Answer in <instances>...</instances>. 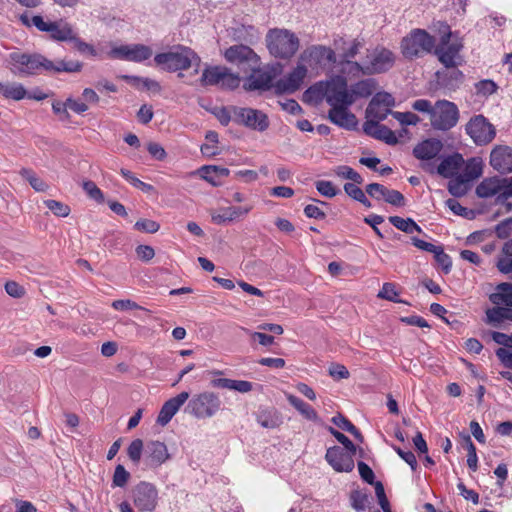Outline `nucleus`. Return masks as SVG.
<instances>
[{"label": "nucleus", "mask_w": 512, "mask_h": 512, "mask_svg": "<svg viewBox=\"0 0 512 512\" xmlns=\"http://www.w3.org/2000/svg\"><path fill=\"white\" fill-rule=\"evenodd\" d=\"M8 66L12 74L24 78L39 75L43 72H80L83 64L79 61L65 60L53 62L39 53L14 51L8 56Z\"/></svg>", "instance_id": "obj_1"}, {"label": "nucleus", "mask_w": 512, "mask_h": 512, "mask_svg": "<svg viewBox=\"0 0 512 512\" xmlns=\"http://www.w3.org/2000/svg\"><path fill=\"white\" fill-rule=\"evenodd\" d=\"M154 62L168 72L183 71L195 66L194 73L197 74L201 59L191 48L178 45L168 52L156 54Z\"/></svg>", "instance_id": "obj_2"}, {"label": "nucleus", "mask_w": 512, "mask_h": 512, "mask_svg": "<svg viewBox=\"0 0 512 512\" xmlns=\"http://www.w3.org/2000/svg\"><path fill=\"white\" fill-rule=\"evenodd\" d=\"M443 28L440 43L438 46L435 45L433 53L446 68H456L463 62L460 55L463 43L454 37L448 25H443Z\"/></svg>", "instance_id": "obj_3"}, {"label": "nucleus", "mask_w": 512, "mask_h": 512, "mask_svg": "<svg viewBox=\"0 0 512 512\" xmlns=\"http://www.w3.org/2000/svg\"><path fill=\"white\" fill-rule=\"evenodd\" d=\"M436 40L424 29H413L401 41V52L406 59L422 57L433 52Z\"/></svg>", "instance_id": "obj_4"}, {"label": "nucleus", "mask_w": 512, "mask_h": 512, "mask_svg": "<svg viewBox=\"0 0 512 512\" xmlns=\"http://www.w3.org/2000/svg\"><path fill=\"white\" fill-rule=\"evenodd\" d=\"M266 42L270 54L281 59L291 58L299 48L298 37L286 29L270 30Z\"/></svg>", "instance_id": "obj_5"}, {"label": "nucleus", "mask_w": 512, "mask_h": 512, "mask_svg": "<svg viewBox=\"0 0 512 512\" xmlns=\"http://www.w3.org/2000/svg\"><path fill=\"white\" fill-rule=\"evenodd\" d=\"M221 408V400L214 392L205 391L193 396L185 407V412L197 419L213 417Z\"/></svg>", "instance_id": "obj_6"}, {"label": "nucleus", "mask_w": 512, "mask_h": 512, "mask_svg": "<svg viewBox=\"0 0 512 512\" xmlns=\"http://www.w3.org/2000/svg\"><path fill=\"white\" fill-rule=\"evenodd\" d=\"M459 120V110L455 103L448 100H438L430 118L431 125L436 130L447 131L453 128Z\"/></svg>", "instance_id": "obj_7"}, {"label": "nucleus", "mask_w": 512, "mask_h": 512, "mask_svg": "<svg viewBox=\"0 0 512 512\" xmlns=\"http://www.w3.org/2000/svg\"><path fill=\"white\" fill-rule=\"evenodd\" d=\"M234 123L258 132L266 131L270 125L269 118L263 111L239 106H234Z\"/></svg>", "instance_id": "obj_8"}, {"label": "nucleus", "mask_w": 512, "mask_h": 512, "mask_svg": "<svg viewBox=\"0 0 512 512\" xmlns=\"http://www.w3.org/2000/svg\"><path fill=\"white\" fill-rule=\"evenodd\" d=\"M465 131L473 142L479 146L489 144L496 136L495 127L481 114L473 116L468 121Z\"/></svg>", "instance_id": "obj_9"}, {"label": "nucleus", "mask_w": 512, "mask_h": 512, "mask_svg": "<svg viewBox=\"0 0 512 512\" xmlns=\"http://www.w3.org/2000/svg\"><path fill=\"white\" fill-rule=\"evenodd\" d=\"M326 102L331 108L354 104L353 94L344 77L337 76L326 83Z\"/></svg>", "instance_id": "obj_10"}, {"label": "nucleus", "mask_w": 512, "mask_h": 512, "mask_svg": "<svg viewBox=\"0 0 512 512\" xmlns=\"http://www.w3.org/2000/svg\"><path fill=\"white\" fill-rule=\"evenodd\" d=\"M364 75L381 74L389 71L395 63V55L387 48L378 47L367 56Z\"/></svg>", "instance_id": "obj_11"}, {"label": "nucleus", "mask_w": 512, "mask_h": 512, "mask_svg": "<svg viewBox=\"0 0 512 512\" xmlns=\"http://www.w3.org/2000/svg\"><path fill=\"white\" fill-rule=\"evenodd\" d=\"M135 506L141 511H153L158 504V490L150 482L141 481L133 490Z\"/></svg>", "instance_id": "obj_12"}, {"label": "nucleus", "mask_w": 512, "mask_h": 512, "mask_svg": "<svg viewBox=\"0 0 512 512\" xmlns=\"http://www.w3.org/2000/svg\"><path fill=\"white\" fill-rule=\"evenodd\" d=\"M465 164L463 156L455 152L442 158L440 164L435 167L432 164H422V168L431 174L437 173L443 178H450L460 174Z\"/></svg>", "instance_id": "obj_13"}, {"label": "nucleus", "mask_w": 512, "mask_h": 512, "mask_svg": "<svg viewBox=\"0 0 512 512\" xmlns=\"http://www.w3.org/2000/svg\"><path fill=\"white\" fill-rule=\"evenodd\" d=\"M354 455L340 446H333L327 449L325 460L336 472L348 473L355 467Z\"/></svg>", "instance_id": "obj_14"}, {"label": "nucleus", "mask_w": 512, "mask_h": 512, "mask_svg": "<svg viewBox=\"0 0 512 512\" xmlns=\"http://www.w3.org/2000/svg\"><path fill=\"white\" fill-rule=\"evenodd\" d=\"M300 61L314 68L326 63H335V52L326 46L313 45L305 49L300 55Z\"/></svg>", "instance_id": "obj_15"}, {"label": "nucleus", "mask_w": 512, "mask_h": 512, "mask_svg": "<svg viewBox=\"0 0 512 512\" xmlns=\"http://www.w3.org/2000/svg\"><path fill=\"white\" fill-rule=\"evenodd\" d=\"M113 58L132 62H143L152 56V49L144 44L121 45L110 52Z\"/></svg>", "instance_id": "obj_16"}, {"label": "nucleus", "mask_w": 512, "mask_h": 512, "mask_svg": "<svg viewBox=\"0 0 512 512\" xmlns=\"http://www.w3.org/2000/svg\"><path fill=\"white\" fill-rule=\"evenodd\" d=\"M306 75L305 65L298 64L290 73L275 83V91L279 94L294 93L301 87Z\"/></svg>", "instance_id": "obj_17"}, {"label": "nucleus", "mask_w": 512, "mask_h": 512, "mask_svg": "<svg viewBox=\"0 0 512 512\" xmlns=\"http://www.w3.org/2000/svg\"><path fill=\"white\" fill-rule=\"evenodd\" d=\"M490 165L500 174L512 173V147L498 145L490 153Z\"/></svg>", "instance_id": "obj_18"}, {"label": "nucleus", "mask_w": 512, "mask_h": 512, "mask_svg": "<svg viewBox=\"0 0 512 512\" xmlns=\"http://www.w3.org/2000/svg\"><path fill=\"white\" fill-rule=\"evenodd\" d=\"M351 106H339L330 108L328 111V120L334 125L345 130H356L358 120L355 114L350 111Z\"/></svg>", "instance_id": "obj_19"}, {"label": "nucleus", "mask_w": 512, "mask_h": 512, "mask_svg": "<svg viewBox=\"0 0 512 512\" xmlns=\"http://www.w3.org/2000/svg\"><path fill=\"white\" fill-rule=\"evenodd\" d=\"M224 56L228 62L238 65L247 63L254 66L259 62L257 54L250 47L242 44L229 47Z\"/></svg>", "instance_id": "obj_20"}, {"label": "nucleus", "mask_w": 512, "mask_h": 512, "mask_svg": "<svg viewBox=\"0 0 512 512\" xmlns=\"http://www.w3.org/2000/svg\"><path fill=\"white\" fill-rule=\"evenodd\" d=\"M189 399V392L183 391L175 397L167 400L161 407L157 417V423L161 426L167 425L180 407Z\"/></svg>", "instance_id": "obj_21"}, {"label": "nucleus", "mask_w": 512, "mask_h": 512, "mask_svg": "<svg viewBox=\"0 0 512 512\" xmlns=\"http://www.w3.org/2000/svg\"><path fill=\"white\" fill-rule=\"evenodd\" d=\"M252 209L253 205L251 204L225 207L219 213H211V220L217 225H223L245 217Z\"/></svg>", "instance_id": "obj_22"}, {"label": "nucleus", "mask_w": 512, "mask_h": 512, "mask_svg": "<svg viewBox=\"0 0 512 512\" xmlns=\"http://www.w3.org/2000/svg\"><path fill=\"white\" fill-rule=\"evenodd\" d=\"M144 453L145 460L150 467H159L170 458L167 446L158 440L147 442Z\"/></svg>", "instance_id": "obj_23"}, {"label": "nucleus", "mask_w": 512, "mask_h": 512, "mask_svg": "<svg viewBox=\"0 0 512 512\" xmlns=\"http://www.w3.org/2000/svg\"><path fill=\"white\" fill-rule=\"evenodd\" d=\"M363 131L366 135L381 140L389 145L398 143L395 133L385 125L374 120H366L363 124Z\"/></svg>", "instance_id": "obj_24"}, {"label": "nucleus", "mask_w": 512, "mask_h": 512, "mask_svg": "<svg viewBox=\"0 0 512 512\" xmlns=\"http://www.w3.org/2000/svg\"><path fill=\"white\" fill-rule=\"evenodd\" d=\"M443 149V143L436 138H429L418 143L413 148V155L415 158L423 161H428L435 158Z\"/></svg>", "instance_id": "obj_25"}, {"label": "nucleus", "mask_w": 512, "mask_h": 512, "mask_svg": "<svg viewBox=\"0 0 512 512\" xmlns=\"http://www.w3.org/2000/svg\"><path fill=\"white\" fill-rule=\"evenodd\" d=\"M257 423L267 429L279 427L282 422V416L274 407H260L255 413Z\"/></svg>", "instance_id": "obj_26"}, {"label": "nucleus", "mask_w": 512, "mask_h": 512, "mask_svg": "<svg viewBox=\"0 0 512 512\" xmlns=\"http://www.w3.org/2000/svg\"><path fill=\"white\" fill-rule=\"evenodd\" d=\"M487 322L496 328H501L506 321L512 322V307L495 305L486 311Z\"/></svg>", "instance_id": "obj_27"}, {"label": "nucleus", "mask_w": 512, "mask_h": 512, "mask_svg": "<svg viewBox=\"0 0 512 512\" xmlns=\"http://www.w3.org/2000/svg\"><path fill=\"white\" fill-rule=\"evenodd\" d=\"M286 398L289 404L293 406L302 415L303 418L312 422L320 421V418L316 410L311 405L303 401L301 398L293 394H287Z\"/></svg>", "instance_id": "obj_28"}, {"label": "nucleus", "mask_w": 512, "mask_h": 512, "mask_svg": "<svg viewBox=\"0 0 512 512\" xmlns=\"http://www.w3.org/2000/svg\"><path fill=\"white\" fill-rule=\"evenodd\" d=\"M211 384L213 387L234 390L240 393H248L253 389V384L246 380L217 378L212 380Z\"/></svg>", "instance_id": "obj_29"}, {"label": "nucleus", "mask_w": 512, "mask_h": 512, "mask_svg": "<svg viewBox=\"0 0 512 512\" xmlns=\"http://www.w3.org/2000/svg\"><path fill=\"white\" fill-rule=\"evenodd\" d=\"M273 75L267 71H255L246 83L248 90H268L272 86Z\"/></svg>", "instance_id": "obj_30"}, {"label": "nucleus", "mask_w": 512, "mask_h": 512, "mask_svg": "<svg viewBox=\"0 0 512 512\" xmlns=\"http://www.w3.org/2000/svg\"><path fill=\"white\" fill-rule=\"evenodd\" d=\"M0 95L5 99L20 101L26 98L27 90L21 83L0 81Z\"/></svg>", "instance_id": "obj_31"}, {"label": "nucleus", "mask_w": 512, "mask_h": 512, "mask_svg": "<svg viewBox=\"0 0 512 512\" xmlns=\"http://www.w3.org/2000/svg\"><path fill=\"white\" fill-rule=\"evenodd\" d=\"M501 188V178H486L477 186L476 194L480 198H489L498 193L501 194Z\"/></svg>", "instance_id": "obj_32"}, {"label": "nucleus", "mask_w": 512, "mask_h": 512, "mask_svg": "<svg viewBox=\"0 0 512 512\" xmlns=\"http://www.w3.org/2000/svg\"><path fill=\"white\" fill-rule=\"evenodd\" d=\"M494 305L512 307V283H501L489 297Z\"/></svg>", "instance_id": "obj_33"}, {"label": "nucleus", "mask_w": 512, "mask_h": 512, "mask_svg": "<svg viewBox=\"0 0 512 512\" xmlns=\"http://www.w3.org/2000/svg\"><path fill=\"white\" fill-rule=\"evenodd\" d=\"M226 67L222 66H211L207 67L200 78L202 86H212L221 84L223 77L225 76Z\"/></svg>", "instance_id": "obj_34"}, {"label": "nucleus", "mask_w": 512, "mask_h": 512, "mask_svg": "<svg viewBox=\"0 0 512 512\" xmlns=\"http://www.w3.org/2000/svg\"><path fill=\"white\" fill-rule=\"evenodd\" d=\"M197 173L203 180L207 181L212 186L217 187L221 184L220 181L217 180L216 177H208V174L214 173L218 177H227L230 174V171L225 167L205 165L198 169Z\"/></svg>", "instance_id": "obj_35"}, {"label": "nucleus", "mask_w": 512, "mask_h": 512, "mask_svg": "<svg viewBox=\"0 0 512 512\" xmlns=\"http://www.w3.org/2000/svg\"><path fill=\"white\" fill-rule=\"evenodd\" d=\"M379 98V96H374L368 104L366 108L367 120L380 122L385 120L389 113H392L389 108L383 107L378 103Z\"/></svg>", "instance_id": "obj_36"}, {"label": "nucleus", "mask_w": 512, "mask_h": 512, "mask_svg": "<svg viewBox=\"0 0 512 512\" xmlns=\"http://www.w3.org/2000/svg\"><path fill=\"white\" fill-rule=\"evenodd\" d=\"M437 76L446 88L452 90L458 88L464 80V74L456 68H452L450 71L437 72Z\"/></svg>", "instance_id": "obj_37"}, {"label": "nucleus", "mask_w": 512, "mask_h": 512, "mask_svg": "<svg viewBox=\"0 0 512 512\" xmlns=\"http://www.w3.org/2000/svg\"><path fill=\"white\" fill-rule=\"evenodd\" d=\"M448 179L447 189L452 196L459 198L467 194L470 189V182L463 176L459 174Z\"/></svg>", "instance_id": "obj_38"}, {"label": "nucleus", "mask_w": 512, "mask_h": 512, "mask_svg": "<svg viewBox=\"0 0 512 512\" xmlns=\"http://www.w3.org/2000/svg\"><path fill=\"white\" fill-rule=\"evenodd\" d=\"M376 82L374 79L368 78L360 80L353 84L350 88V92L353 94L354 101L356 98H368L372 95L375 90Z\"/></svg>", "instance_id": "obj_39"}, {"label": "nucleus", "mask_w": 512, "mask_h": 512, "mask_svg": "<svg viewBox=\"0 0 512 512\" xmlns=\"http://www.w3.org/2000/svg\"><path fill=\"white\" fill-rule=\"evenodd\" d=\"M323 100L326 101V84H314L303 93V101L306 103L318 104Z\"/></svg>", "instance_id": "obj_40"}, {"label": "nucleus", "mask_w": 512, "mask_h": 512, "mask_svg": "<svg viewBox=\"0 0 512 512\" xmlns=\"http://www.w3.org/2000/svg\"><path fill=\"white\" fill-rule=\"evenodd\" d=\"M389 222L397 229L408 234H412L414 232H422L421 227L411 218L404 219L399 216H390Z\"/></svg>", "instance_id": "obj_41"}, {"label": "nucleus", "mask_w": 512, "mask_h": 512, "mask_svg": "<svg viewBox=\"0 0 512 512\" xmlns=\"http://www.w3.org/2000/svg\"><path fill=\"white\" fill-rule=\"evenodd\" d=\"M371 496L361 490H353L350 493V504L357 512L365 511L371 504Z\"/></svg>", "instance_id": "obj_42"}, {"label": "nucleus", "mask_w": 512, "mask_h": 512, "mask_svg": "<svg viewBox=\"0 0 512 512\" xmlns=\"http://www.w3.org/2000/svg\"><path fill=\"white\" fill-rule=\"evenodd\" d=\"M48 33H50L53 40L69 41L74 31L68 23L59 24L57 22H52L51 29Z\"/></svg>", "instance_id": "obj_43"}, {"label": "nucleus", "mask_w": 512, "mask_h": 512, "mask_svg": "<svg viewBox=\"0 0 512 512\" xmlns=\"http://www.w3.org/2000/svg\"><path fill=\"white\" fill-rule=\"evenodd\" d=\"M482 174V163L476 158H471L467 161L460 175L463 176L470 183L471 181L479 178Z\"/></svg>", "instance_id": "obj_44"}, {"label": "nucleus", "mask_w": 512, "mask_h": 512, "mask_svg": "<svg viewBox=\"0 0 512 512\" xmlns=\"http://www.w3.org/2000/svg\"><path fill=\"white\" fill-rule=\"evenodd\" d=\"M20 175L29 182L32 188L37 192H44L48 189V185L40 179L33 170L23 168Z\"/></svg>", "instance_id": "obj_45"}, {"label": "nucleus", "mask_w": 512, "mask_h": 512, "mask_svg": "<svg viewBox=\"0 0 512 512\" xmlns=\"http://www.w3.org/2000/svg\"><path fill=\"white\" fill-rule=\"evenodd\" d=\"M463 438L466 442V447H467V451H468L467 465L470 470L475 472L478 469V457H477V453H476V447L473 444L469 434H464Z\"/></svg>", "instance_id": "obj_46"}, {"label": "nucleus", "mask_w": 512, "mask_h": 512, "mask_svg": "<svg viewBox=\"0 0 512 512\" xmlns=\"http://www.w3.org/2000/svg\"><path fill=\"white\" fill-rule=\"evenodd\" d=\"M120 174L127 180L132 186L140 189L143 192H150L153 190V186L138 179L130 170L121 168Z\"/></svg>", "instance_id": "obj_47"}, {"label": "nucleus", "mask_w": 512, "mask_h": 512, "mask_svg": "<svg viewBox=\"0 0 512 512\" xmlns=\"http://www.w3.org/2000/svg\"><path fill=\"white\" fill-rule=\"evenodd\" d=\"M130 473L125 469V467L121 464H118L115 467L114 474L112 477V487H120L123 488L126 486L130 479Z\"/></svg>", "instance_id": "obj_48"}, {"label": "nucleus", "mask_w": 512, "mask_h": 512, "mask_svg": "<svg viewBox=\"0 0 512 512\" xmlns=\"http://www.w3.org/2000/svg\"><path fill=\"white\" fill-rule=\"evenodd\" d=\"M44 204L54 215L58 217H67L71 211L67 204L57 200H45Z\"/></svg>", "instance_id": "obj_49"}, {"label": "nucleus", "mask_w": 512, "mask_h": 512, "mask_svg": "<svg viewBox=\"0 0 512 512\" xmlns=\"http://www.w3.org/2000/svg\"><path fill=\"white\" fill-rule=\"evenodd\" d=\"M383 200L395 207H403L406 203L404 195L398 190L386 188L383 194Z\"/></svg>", "instance_id": "obj_50"}, {"label": "nucleus", "mask_w": 512, "mask_h": 512, "mask_svg": "<svg viewBox=\"0 0 512 512\" xmlns=\"http://www.w3.org/2000/svg\"><path fill=\"white\" fill-rule=\"evenodd\" d=\"M434 258L438 266L441 267L443 273L449 274L452 269V259L447 253L444 252L442 246L436 250L434 253Z\"/></svg>", "instance_id": "obj_51"}, {"label": "nucleus", "mask_w": 512, "mask_h": 512, "mask_svg": "<svg viewBox=\"0 0 512 512\" xmlns=\"http://www.w3.org/2000/svg\"><path fill=\"white\" fill-rule=\"evenodd\" d=\"M327 430L331 435H333L339 443H341L344 446V450L350 451L352 454H357V447L356 445L343 433L338 431L332 426H328Z\"/></svg>", "instance_id": "obj_52"}, {"label": "nucleus", "mask_w": 512, "mask_h": 512, "mask_svg": "<svg viewBox=\"0 0 512 512\" xmlns=\"http://www.w3.org/2000/svg\"><path fill=\"white\" fill-rule=\"evenodd\" d=\"M144 450L143 441L141 439H135L130 443L127 449V455L134 464H138Z\"/></svg>", "instance_id": "obj_53"}, {"label": "nucleus", "mask_w": 512, "mask_h": 512, "mask_svg": "<svg viewBox=\"0 0 512 512\" xmlns=\"http://www.w3.org/2000/svg\"><path fill=\"white\" fill-rule=\"evenodd\" d=\"M69 41L73 43L74 48L78 52H80L82 54H88L93 57L97 55V52H96L95 48L93 47V45L84 42L81 38H79L75 34V32L72 34V37L70 38Z\"/></svg>", "instance_id": "obj_54"}, {"label": "nucleus", "mask_w": 512, "mask_h": 512, "mask_svg": "<svg viewBox=\"0 0 512 512\" xmlns=\"http://www.w3.org/2000/svg\"><path fill=\"white\" fill-rule=\"evenodd\" d=\"M82 188L86 192V194L97 203L104 202L103 192L97 187V185L93 181H84L82 184Z\"/></svg>", "instance_id": "obj_55"}, {"label": "nucleus", "mask_w": 512, "mask_h": 512, "mask_svg": "<svg viewBox=\"0 0 512 512\" xmlns=\"http://www.w3.org/2000/svg\"><path fill=\"white\" fill-rule=\"evenodd\" d=\"M125 79L133 81L134 84H141L144 89L149 91L160 92L161 90L160 84L156 80L150 78H143L138 76H125Z\"/></svg>", "instance_id": "obj_56"}, {"label": "nucleus", "mask_w": 512, "mask_h": 512, "mask_svg": "<svg viewBox=\"0 0 512 512\" xmlns=\"http://www.w3.org/2000/svg\"><path fill=\"white\" fill-rule=\"evenodd\" d=\"M315 186L322 196L328 198H332L340 192L331 181L320 180L315 183Z\"/></svg>", "instance_id": "obj_57"}, {"label": "nucleus", "mask_w": 512, "mask_h": 512, "mask_svg": "<svg viewBox=\"0 0 512 512\" xmlns=\"http://www.w3.org/2000/svg\"><path fill=\"white\" fill-rule=\"evenodd\" d=\"M361 47L362 44L360 41L357 39L353 40L350 46L340 55L339 63L344 65L346 62L352 61V59L359 53Z\"/></svg>", "instance_id": "obj_58"}, {"label": "nucleus", "mask_w": 512, "mask_h": 512, "mask_svg": "<svg viewBox=\"0 0 512 512\" xmlns=\"http://www.w3.org/2000/svg\"><path fill=\"white\" fill-rule=\"evenodd\" d=\"M134 229L145 233H156L160 229L158 222L150 219H140L134 224Z\"/></svg>", "instance_id": "obj_59"}, {"label": "nucleus", "mask_w": 512, "mask_h": 512, "mask_svg": "<svg viewBox=\"0 0 512 512\" xmlns=\"http://www.w3.org/2000/svg\"><path fill=\"white\" fill-rule=\"evenodd\" d=\"M375 494L383 512H392L389 500L386 496L383 484L380 481L375 483Z\"/></svg>", "instance_id": "obj_60"}, {"label": "nucleus", "mask_w": 512, "mask_h": 512, "mask_svg": "<svg viewBox=\"0 0 512 512\" xmlns=\"http://www.w3.org/2000/svg\"><path fill=\"white\" fill-rule=\"evenodd\" d=\"M398 292L393 283H384L382 289L378 293V297L395 302L400 303L401 300L398 299Z\"/></svg>", "instance_id": "obj_61"}, {"label": "nucleus", "mask_w": 512, "mask_h": 512, "mask_svg": "<svg viewBox=\"0 0 512 512\" xmlns=\"http://www.w3.org/2000/svg\"><path fill=\"white\" fill-rule=\"evenodd\" d=\"M240 85V77L226 68L225 76L220 84L222 89L234 90Z\"/></svg>", "instance_id": "obj_62"}, {"label": "nucleus", "mask_w": 512, "mask_h": 512, "mask_svg": "<svg viewBox=\"0 0 512 512\" xmlns=\"http://www.w3.org/2000/svg\"><path fill=\"white\" fill-rule=\"evenodd\" d=\"M393 117L399 121L401 125H416L420 118L412 112H392Z\"/></svg>", "instance_id": "obj_63"}, {"label": "nucleus", "mask_w": 512, "mask_h": 512, "mask_svg": "<svg viewBox=\"0 0 512 512\" xmlns=\"http://www.w3.org/2000/svg\"><path fill=\"white\" fill-rule=\"evenodd\" d=\"M476 91L478 94H482L484 96L492 95L498 89L496 83L492 80L485 79L479 81L476 85Z\"/></svg>", "instance_id": "obj_64"}]
</instances>
